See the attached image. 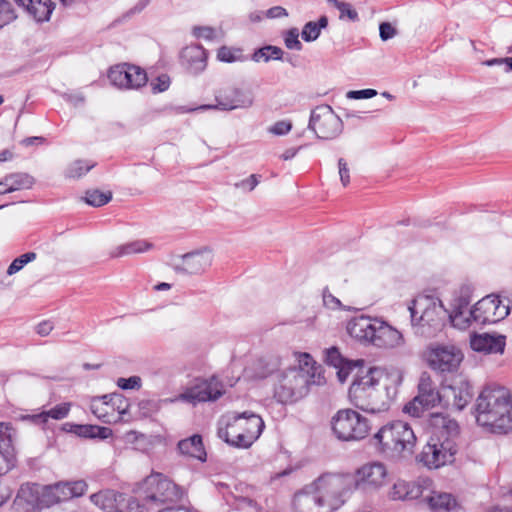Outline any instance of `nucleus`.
<instances>
[{"label":"nucleus","mask_w":512,"mask_h":512,"mask_svg":"<svg viewBox=\"0 0 512 512\" xmlns=\"http://www.w3.org/2000/svg\"><path fill=\"white\" fill-rule=\"evenodd\" d=\"M408 309L416 334L433 337L444 324V308L440 301L432 297L420 296L412 301Z\"/></svg>","instance_id":"6"},{"label":"nucleus","mask_w":512,"mask_h":512,"mask_svg":"<svg viewBox=\"0 0 512 512\" xmlns=\"http://www.w3.org/2000/svg\"><path fill=\"white\" fill-rule=\"evenodd\" d=\"M422 487L416 482L397 480L389 491L392 500H413L422 496Z\"/></svg>","instance_id":"31"},{"label":"nucleus","mask_w":512,"mask_h":512,"mask_svg":"<svg viewBox=\"0 0 512 512\" xmlns=\"http://www.w3.org/2000/svg\"><path fill=\"white\" fill-rule=\"evenodd\" d=\"M183 64L192 74L202 72L207 65V53L202 46L190 45L181 52Z\"/></svg>","instance_id":"26"},{"label":"nucleus","mask_w":512,"mask_h":512,"mask_svg":"<svg viewBox=\"0 0 512 512\" xmlns=\"http://www.w3.org/2000/svg\"><path fill=\"white\" fill-rule=\"evenodd\" d=\"M338 172L340 176V181L344 187H346L350 183V171L348 167V163L344 158H340L338 160Z\"/></svg>","instance_id":"52"},{"label":"nucleus","mask_w":512,"mask_h":512,"mask_svg":"<svg viewBox=\"0 0 512 512\" xmlns=\"http://www.w3.org/2000/svg\"><path fill=\"white\" fill-rule=\"evenodd\" d=\"M388 376L378 367L370 368L366 375L354 381L349 388L351 403L366 412L378 413L388 407Z\"/></svg>","instance_id":"3"},{"label":"nucleus","mask_w":512,"mask_h":512,"mask_svg":"<svg viewBox=\"0 0 512 512\" xmlns=\"http://www.w3.org/2000/svg\"><path fill=\"white\" fill-rule=\"evenodd\" d=\"M283 55V50L276 46H265L256 50L252 56V59L255 62H259L261 60L267 62L271 59L280 60Z\"/></svg>","instance_id":"38"},{"label":"nucleus","mask_w":512,"mask_h":512,"mask_svg":"<svg viewBox=\"0 0 512 512\" xmlns=\"http://www.w3.org/2000/svg\"><path fill=\"white\" fill-rule=\"evenodd\" d=\"M213 253L208 248H203L183 255L175 269L190 275L204 273L213 262Z\"/></svg>","instance_id":"21"},{"label":"nucleus","mask_w":512,"mask_h":512,"mask_svg":"<svg viewBox=\"0 0 512 512\" xmlns=\"http://www.w3.org/2000/svg\"><path fill=\"white\" fill-rule=\"evenodd\" d=\"M293 507L295 512H330L311 484L294 495Z\"/></svg>","instance_id":"23"},{"label":"nucleus","mask_w":512,"mask_h":512,"mask_svg":"<svg viewBox=\"0 0 512 512\" xmlns=\"http://www.w3.org/2000/svg\"><path fill=\"white\" fill-rule=\"evenodd\" d=\"M121 496V494H118L113 490H103L98 493L92 494L90 496V500L100 509L107 512H112L117 509L118 497Z\"/></svg>","instance_id":"36"},{"label":"nucleus","mask_w":512,"mask_h":512,"mask_svg":"<svg viewBox=\"0 0 512 512\" xmlns=\"http://www.w3.org/2000/svg\"><path fill=\"white\" fill-rule=\"evenodd\" d=\"M53 330V323L50 321H43L36 326V332L40 336H47Z\"/></svg>","instance_id":"62"},{"label":"nucleus","mask_w":512,"mask_h":512,"mask_svg":"<svg viewBox=\"0 0 512 512\" xmlns=\"http://www.w3.org/2000/svg\"><path fill=\"white\" fill-rule=\"evenodd\" d=\"M326 360L328 364L333 365L335 368L340 367L344 362L340 352L335 347L328 349Z\"/></svg>","instance_id":"56"},{"label":"nucleus","mask_w":512,"mask_h":512,"mask_svg":"<svg viewBox=\"0 0 512 512\" xmlns=\"http://www.w3.org/2000/svg\"><path fill=\"white\" fill-rule=\"evenodd\" d=\"M298 362V367L288 368L277 375L273 397L278 403L293 404L308 394L310 385H320L324 380L321 367L309 354H300Z\"/></svg>","instance_id":"1"},{"label":"nucleus","mask_w":512,"mask_h":512,"mask_svg":"<svg viewBox=\"0 0 512 512\" xmlns=\"http://www.w3.org/2000/svg\"><path fill=\"white\" fill-rule=\"evenodd\" d=\"M178 450L182 455L195 458L202 462L206 460V451L202 437L198 434L179 441Z\"/></svg>","instance_id":"32"},{"label":"nucleus","mask_w":512,"mask_h":512,"mask_svg":"<svg viewBox=\"0 0 512 512\" xmlns=\"http://www.w3.org/2000/svg\"><path fill=\"white\" fill-rule=\"evenodd\" d=\"M330 425L335 438L343 442L362 440L370 430L368 419L353 409L337 411Z\"/></svg>","instance_id":"9"},{"label":"nucleus","mask_w":512,"mask_h":512,"mask_svg":"<svg viewBox=\"0 0 512 512\" xmlns=\"http://www.w3.org/2000/svg\"><path fill=\"white\" fill-rule=\"evenodd\" d=\"M348 375H349V369L348 368H345L343 366V364L340 367H338L337 377H338L340 382H342V383L345 382L347 377H348Z\"/></svg>","instance_id":"64"},{"label":"nucleus","mask_w":512,"mask_h":512,"mask_svg":"<svg viewBox=\"0 0 512 512\" xmlns=\"http://www.w3.org/2000/svg\"><path fill=\"white\" fill-rule=\"evenodd\" d=\"M175 398L173 399H143L139 402L138 406L144 416H150L161 409L163 403L168 402H176Z\"/></svg>","instance_id":"41"},{"label":"nucleus","mask_w":512,"mask_h":512,"mask_svg":"<svg viewBox=\"0 0 512 512\" xmlns=\"http://www.w3.org/2000/svg\"><path fill=\"white\" fill-rule=\"evenodd\" d=\"M11 448V438L7 432H4L0 424V454L7 457Z\"/></svg>","instance_id":"55"},{"label":"nucleus","mask_w":512,"mask_h":512,"mask_svg":"<svg viewBox=\"0 0 512 512\" xmlns=\"http://www.w3.org/2000/svg\"><path fill=\"white\" fill-rule=\"evenodd\" d=\"M117 385L121 389H138L141 387V378L138 376H131L129 378H119Z\"/></svg>","instance_id":"51"},{"label":"nucleus","mask_w":512,"mask_h":512,"mask_svg":"<svg viewBox=\"0 0 512 512\" xmlns=\"http://www.w3.org/2000/svg\"><path fill=\"white\" fill-rule=\"evenodd\" d=\"M43 486L26 483L21 485L13 502L16 512H35L42 504Z\"/></svg>","instance_id":"22"},{"label":"nucleus","mask_w":512,"mask_h":512,"mask_svg":"<svg viewBox=\"0 0 512 512\" xmlns=\"http://www.w3.org/2000/svg\"><path fill=\"white\" fill-rule=\"evenodd\" d=\"M377 95L374 89L351 90L348 91L346 97L348 99H369Z\"/></svg>","instance_id":"54"},{"label":"nucleus","mask_w":512,"mask_h":512,"mask_svg":"<svg viewBox=\"0 0 512 512\" xmlns=\"http://www.w3.org/2000/svg\"><path fill=\"white\" fill-rule=\"evenodd\" d=\"M328 25V18L321 16L317 22H307L301 32L302 39L306 42L315 41L321 32V29L326 28Z\"/></svg>","instance_id":"37"},{"label":"nucleus","mask_w":512,"mask_h":512,"mask_svg":"<svg viewBox=\"0 0 512 512\" xmlns=\"http://www.w3.org/2000/svg\"><path fill=\"white\" fill-rule=\"evenodd\" d=\"M152 248L153 244L151 242L146 240H134L114 247L109 254L112 258H120L123 256L144 253Z\"/></svg>","instance_id":"33"},{"label":"nucleus","mask_w":512,"mask_h":512,"mask_svg":"<svg viewBox=\"0 0 512 512\" xmlns=\"http://www.w3.org/2000/svg\"><path fill=\"white\" fill-rule=\"evenodd\" d=\"M463 358L461 349L452 344L430 345L426 351L429 367L441 373L457 371Z\"/></svg>","instance_id":"13"},{"label":"nucleus","mask_w":512,"mask_h":512,"mask_svg":"<svg viewBox=\"0 0 512 512\" xmlns=\"http://www.w3.org/2000/svg\"><path fill=\"white\" fill-rule=\"evenodd\" d=\"M476 421L492 433L512 431V396L504 387H486L477 398Z\"/></svg>","instance_id":"2"},{"label":"nucleus","mask_w":512,"mask_h":512,"mask_svg":"<svg viewBox=\"0 0 512 512\" xmlns=\"http://www.w3.org/2000/svg\"><path fill=\"white\" fill-rule=\"evenodd\" d=\"M71 409V403L58 404L47 411H42L39 414L29 415L26 418L31 419L36 424H45L49 418L54 420L64 419Z\"/></svg>","instance_id":"35"},{"label":"nucleus","mask_w":512,"mask_h":512,"mask_svg":"<svg viewBox=\"0 0 512 512\" xmlns=\"http://www.w3.org/2000/svg\"><path fill=\"white\" fill-rule=\"evenodd\" d=\"M111 199V192H101L99 190H88L84 197V201L93 207L103 206L107 204Z\"/></svg>","instance_id":"39"},{"label":"nucleus","mask_w":512,"mask_h":512,"mask_svg":"<svg viewBox=\"0 0 512 512\" xmlns=\"http://www.w3.org/2000/svg\"><path fill=\"white\" fill-rule=\"evenodd\" d=\"M427 432L433 441H440L456 446V440L460 434L458 422L447 414L431 413L427 419Z\"/></svg>","instance_id":"17"},{"label":"nucleus","mask_w":512,"mask_h":512,"mask_svg":"<svg viewBox=\"0 0 512 512\" xmlns=\"http://www.w3.org/2000/svg\"><path fill=\"white\" fill-rule=\"evenodd\" d=\"M217 58L226 63L241 62L244 60L241 49L223 46L218 50Z\"/></svg>","instance_id":"43"},{"label":"nucleus","mask_w":512,"mask_h":512,"mask_svg":"<svg viewBox=\"0 0 512 512\" xmlns=\"http://www.w3.org/2000/svg\"><path fill=\"white\" fill-rule=\"evenodd\" d=\"M108 396H104L103 399L106 400ZM110 402L113 405H117V409L119 413L124 414L128 408L127 401L123 398L121 394H112L109 396Z\"/></svg>","instance_id":"58"},{"label":"nucleus","mask_w":512,"mask_h":512,"mask_svg":"<svg viewBox=\"0 0 512 512\" xmlns=\"http://www.w3.org/2000/svg\"><path fill=\"white\" fill-rule=\"evenodd\" d=\"M469 306V300L465 297H459L454 305L452 311H463V310H470L468 308Z\"/></svg>","instance_id":"63"},{"label":"nucleus","mask_w":512,"mask_h":512,"mask_svg":"<svg viewBox=\"0 0 512 512\" xmlns=\"http://www.w3.org/2000/svg\"><path fill=\"white\" fill-rule=\"evenodd\" d=\"M387 476L388 472L383 463H366L356 470L354 485L363 490L375 491L386 484Z\"/></svg>","instance_id":"20"},{"label":"nucleus","mask_w":512,"mask_h":512,"mask_svg":"<svg viewBox=\"0 0 512 512\" xmlns=\"http://www.w3.org/2000/svg\"><path fill=\"white\" fill-rule=\"evenodd\" d=\"M470 346L476 352L502 354L506 346V337L489 333H475L470 337Z\"/></svg>","instance_id":"24"},{"label":"nucleus","mask_w":512,"mask_h":512,"mask_svg":"<svg viewBox=\"0 0 512 512\" xmlns=\"http://www.w3.org/2000/svg\"><path fill=\"white\" fill-rule=\"evenodd\" d=\"M379 450L389 457L411 454L416 444V436L410 425L403 421L390 422L374 435Z\"/></svg>","instance_id":"7"},{"label":"nucleus","mask_w":512,"mask_h":512,"mask_svg":"<svg viewBox=\"0 0 512 512\" xmlns=\"http://www.w3.org/2000/svg\"><path fill=\"white\" fill-rule=\"evenodd\" d=\"M443 397L447 399L448 404L462 410L472 398L470 384L461 380L459 384L449 385L443 389Z\"/></svg>","instance_id":"25"},{"label":"nucleus","mask_w":512,"mask_h":512,"mask_svg":"<svg viewBox=\"0 0 512 512\" xmlns=\"http://www.w3.org/2000/svg\"><path fill=\"white\" fill-rule=\"evenodd\" d=\"M456 452L457 447L450 445L449 441L443 443L433 441L429 438L419 455V461L430 469H437L448 463H452Z\"/></svg>","instance_id":"19"},{"label":"nucleus","mask_w":512,"mask_h":512,"mask_svg":"<svg viewBox=\"0 0 512 512\" xmlns=\"http://www.w3.org/2000/svg\"><path fill=\"white\" fill-rule=\"evenodd\" d=\"M193 34L197 38H204L206 40H212L215 37V30L208 26L194 27Z\"/></svg>","instance_id":"59"},{"label":"nucleus","mask_w":512,"mask_h":512,"mask_svg":"<svg viewBox=\"0 0 512 512\" xmlns=\"http://www.w3.org/2000/svg\"><path fill=\"white\" fill-rule=\"evenodd\" d=\"M351 484L352 480L348 475L335 473H325L311 483L330 512L344 504Z\"/></svg>","instance_id":"10"},{"label":"nucleus","mask_w":512,"mask_h":512,"mask_svg":"<svg viewBox=\"0 0 512 512\" xmlns=\"http://www.w3.org/2000/svg\"><path fill=\"white\" fill-rule=\"evenodd\" d=\"M138 494L146 504H164L182 499L184 491L163 474L152 473L139 485Z\"/></svg>","instance_id":"8"},{"label":"nucleus","mask_w":512,"mask_h":512,"mask_svg":"<svg viewBox=\"0 0 512 512\" xmlns=\"http://www.w3.org/2000/svg\"><path fill=\"white\" fill-rule=\"evenodd\" d=\"M88 485L84 480L59 481L43 486L42 504L45 507L81 497L87 491Z\"/></svg>","instance_id":"15"},{"label":"nucleus","mask_w":512,"mask_h":512,"mask_svg":"<svg viewBox=\"0 0 512 512\" xmlns=\"http://www.w3.org/2000/svg\"><path fill=\"white\" fill-rule=\"evenodd\" d=\"M93 167L94 163H89L83 160H76L68 166L65 175L68 178H80L88 173Z\"/></svg>","instance_id":"40"},{"label":"nucleus","mask_w":512,"mask_h":512,"mask_svg":"<svg viewBox=\"0 0 512 512\" xmlns=\"http://www.w3.org/2000/svg\"><path fill=\"white\" fill-rule=\"evenodd\" d=\"M417 400H421L423 405L427 408L434 407L441 402L442 396L437 391L431 377L423 373L420 377L418 384Z\"/></svg>","instance_id":"29"},{"label":"nucleus","mask_w":512,"mask_h":512,"mask_svg":"<svg viewBox=\"0 0 512 512\" xmlns=\"http://www.w3.org/2000/svg\"><path fill=\"white\" fill-rule=\"evenodd\" d=\"M35 184L32 175L25 172H15L7 174L0 181V187L6 186L4 190H0V195L12 193L19 190L31 189Z\"/></svg>","instance_id":"28"},{"label":"nucleus","mask_w":512,"mask_h":512,"mask_svg":"<svg viewBox=\"0 0 512 512\" xmlns=\"http://www.w3.org/2000/svg\"><path fill=\"white\" fill-rule=\"evenodd\" d=\"M108 79L118 89H138L144 86L148 80L143 69L126 63L111 67Z\"/></svg>","instance_id":"18"},{"label":"nucleus","mask_w":512,"mask_h":512,"mask_svg":"<svg viewBox=\"0 0 512 512\" xmlns=\"http://www.w3.org/2000/svg\"><path fill=\"white\" fill-rule=\"evenodd\" d=\"M17 18V15L7 0H0V29L10 24Z\"/></svg>","instance_id":"45"},{"label":"nucleus","mask_w":512,"mask_h":512,"mask_svg":"<svg viewBox=\"0 0 512 512\" xmlns=\"http://www.w3.org/2000/svg\"><path fill=\"white\" fill-rule=\"evenodd\" d=\"M37 257L35 252H27L15 258L7 268V275L11 276L21 271L25 265L34 261Z\"/></svg>","instance_id":"42"},{"label":"nucleus","mask_w":512,"mask_h":512,"mask_svg":"<svg viewBox=\"0 0 512 512\" xmlns=\"http://www.w3.org/2000/svg\"><path fill=\"white\" fill-rule=\"evenodd\" d=\"M308 128L319 139L332 140L342 133L343 122L331 106L323 104L311 111Z\"/></svg>","instance_id":"12"},{"label":"nucleus","mask_w":512,"mask_h":512,"mask_svg":"<svg viewBox=\"0 0 512 512\" xmlns=\"http://www.w3.org/2000/svg\"><path fill=\"white\" fill-rule=\"evenodd\" d=\"M63 430L83 438L106 439L112 435V430L108 427L89 424L65 423L63 425Z\"/></svg>","instance_id":"30"},{"label":"nucleus","mask_w":512,"mask_h":512,"mask_svg":"<svg viewBox=\"0 0 512 512\" xmlns=\"http://www.w3.org/2000/svg\"><path fill=\"white\" fill-rule=\"evenodd\" d=\"M284 42L288 49L300 51L302 44L299 41V31L297 28H291L284 34Z\"/></svg>","instance_id":"46"},{"label":"nucleus","mask_w":512,"mask_h":512,"mask_svg":"<svg viewBox=\"0 0 512 512\" xmlns=\"http://www.w3.org/2000/svg\"><path fill=\"white\" fill-rule=\"evenodd\" d=\"M265 16L270 19L282 18L288 16V12L282 6H274L265 12Z\"/></svg>","instance_id":"61"},{"label":"nucleus","mask_w":512,"mask_h":512,"mask_svg":"<svg viewBox=\"0 0 512 512\" xmlns=\"http://www.w3.org/2000/svg\"><path fill=\"white\" fill-rule=\"evenodd\" d=\"M215 100L216 104L202 105L198 109L221 111L248 109L254 105L255 95L249 88L231 85L217 90L215 92Z\"/></svg>","instance_id":"11"},{"label":"nucleus","mask_w":512,"mask_h":512,"mask_svg":"<svg viewBox=\"0 0 512 512\" xmlns=\"http://www.w3.org/2000/svg\"><path fill=\"white\" fill-rule=\"evenodd\" d=\"M426 409H428L426 405H423L422 401L417 400V397H415L412 401L404 406L403 411L413 417L418 418L423 416V413Z\"/></svg>","instance_id":"48"},{"label":"nucleus","mask_w":512,"mask_h":512,"mask_svg":"<svg viewBox=\"0 0 512 512\" xmlns=\"http://www.w3.org/2000/svg\"><path fill=\"white\" fill-rule=\"evenodd\" d=\"M340 12V19L347 17L351 21H357L359 19L357 11L352 7L350 3L342 2L337 8Z\"/></svg>","instance_id":"50"},{"label":"nucleus","mask_w":512,"mask_h":512,"mask_svg":"<svg viewBox=\"0 0 512 512\" xmlns=\"http://www.w3.org/2000/svg\"><path fill=\"white\" fill-rule=\"evenodd\" d=\"M153 92H164L170 86V78L167 75H161L157 78V83H152Z\"/></svg>","instance_id":"60"},{"label":"nucleus","mask_w":512,"mask_h":512,"mask_svg":"<svg viewBox=\"0 0 512 512\" xmlns=\"http://www.w3.org/2000/svg\"><path fill=\"white\" fill-rule=\"evenodd\" d=\"M426 499L434 512H450L458 506L456 498L445 492H433Z\"/></svg>","instance_id":"34"},{"label":"nucleus","mask_w":512,"mask_h":512,"mask_svg":"<svg viewBox=\"0 0 512 512\" xmlns=\"http://www.w3.org/2000/svg\"><path fill=\"white\" fill-rule=\"evenodd\" d=\"M396 29L388 22H383L379 26L380 38L383 41H387L396 35Z\"/></svg>","instance_id":"57"},{"label":"nucleus","mask_w":512,"mask_h":512,"mask_svg":"<svg viewBox=\"0 0 512 512\" xmlns=\"http://www.w3.org/2000/svg\"><path fill=\"white\" fill-rule=\"evenodd\" d=\"M18 6L23 7L37 22L50 19L54 10L51 0H14Z\"/></svg>","instance_id":"27"},{"label":"nucleus","mask_w":512,"mask_h":512,"mask_svg":"<svg viewBox=\"0 0 512 512\" xmlns=\"http://www.w3.org/2000/svg\"><path fill=\"white\" fill-rule=\"evenodd\" d=\"M224 393L225 389L223 383L216 377H211L201 380L187 388L184 392L175 397V400L196 405L202 402L216 401L222 397Z\"/></svg>","instance_id":"14"},{"label":"nucleus","mask_w":512,"mask_h":512,"mask_svg":"<svg viewBox=\"0 0 512 512\" xmlns=\"http://www.w3.org/2000/svg\"><path fill=\"white\" fill-rule=\"evenodd\" d=\"M292 129V124L289 121H278L272 125L268 130L270 133L278 136L286 135Z\"/></svg>","instance_id":"53"},{"label":"nucleus","mask_w":512,"mask_h":512,"mask_svg":"<svg viewBox=\"0 0 512 512\" xmlns=\"http://www.w3.org/2000/svg\"><path fill=\"white\" fill-rule=\"evenodd\" d=\"M260 178L261 176L260 175H257V174H251L249 177H247L246 179H243L239 182H236L234 184V187L236 189H240L241 191L243 192H251L253 191L256 186L259 184L260 182Z\"/></svg>","instance_id":"47"},{"label":"nucleus","mask_w":512,"mask_h":512,"mask_svg":"<svg viewBox=\"0 0 512 512\" xmlns=\"http://www.w3.org/2000/svg\"><path fill=\"white\" fill-rule=\"evenodd\" d=\"M469 312H470V310L452 311L450 314V319H451L453 326H455L459 329H466L472 323H474V320L469 315Z\"/></svg>","instance_id":"44"},{"label":"nucleus","mask_w":512,"mask_h":512,"mask_svg":"<svg viewBox=\"0 0 512 512\" xmlns=\"http://www.w3.org/2000/svg\"><path fill=\"white\" fill-rule=\"evenodd\" d=\"M265 427L263 419L253 412L228 413L218 421L217 435L237 448H249Z\"/></svg>","instance_id":"4"},{"label":"nucleus","mask_w":512,"mask_h":512,"mask_svg":"<svg viewBox=\"0 0 512 512\" xmlns=\"http://www.w3.org/2000/svg\"><path fill=\"white\" fill-rule=\"evenodd\" d=\"M347 333L361 343H369L378 348L392 349L403 345L400 331L387 322L369 316H357L348 321Z\"/></svg>","instance_id":"5"},{"label":"nucleus","mask_w":512,"mask_h":512,"mask_svg":"<svg viewBox=\"0 0 512 512\" xmlns=\"http://www.w3.org/2000/svg\"><path fill=\"white\" fill-rule=\"evenodd\" d=\"M323 304L325 307L331 310H336L341 308V301L336 298L328 288H325L322 293Z\"/></svg>","instance_id":"49"},{"label":"nucleus","mask_w":512,"mask_h":512,"mask_svg":"<svg viewBox=\"0 0 512 512\" xmlns=\"http://www.w3.org/2000/svg\"><path fill=\"white\" fill-rule=\"evenodd\" d=\"M509 314V307L495 295H488L479 300L470 310L469 315L478 325L492 324L503 320Z\"/></svg>","instance_id":"16"}]
</instances>
